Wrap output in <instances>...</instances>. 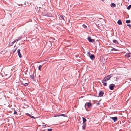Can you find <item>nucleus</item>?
Listing matches in <instances>:
<instances>
[{"instance_id":"f257e3e1","label":"nucleus","mask_w":131,"mask_h":131,"mask_svg":"<svg viewBox=\"0 0 131 131\" xmlns=\"http://www.w3.org/2000/svg\"><path fill=\"white\" fill-rule=\"evenodd\" d=\"M42 14L44 16L50 17L51 16V14L46 10H44L42 12Z\"/></svg>"},{"instance_id":"f03ea898","label":"nucleus","mask_w":131,"mask_h":131,"mask_svg":"<svg viewBox=\"0 0 131 131\" xmlns=\"http://www.w3.org/2000/svg\"><path fill=\"white\" fill-rule=\"evenodd\" d=\"M111 76L110 75H109L106 77H105L104 79L102 81V82H103V81H106L108 80L111 78Z\"/></svg>"},{"instance_id":"7ed1b4c3","label":"nucleus","mask_w":131,"mask_h":131,"mask_svg":"<svg viewBox=\"0 0 131 131\" xmlns=\"http://www.w3.org/2000/svg\"><path fill=\"white\" fill-rule=\"evenodd\" d=\"M115 86V85L114 84H110L109 85V88L111 90H113V89L114 87Z\"/></svg>"},{"instance_id":"20e7f679","label":"nucleus","mask_w":131,"mask_h":131,"mask_svg":"<svg viewBox=\"0 0 131 131\" xmlns=\"http://www.w3.org/2000/svg\"><path fill=\"white\" fill-rule=\"evenodd\" d=\"M88 40L90 42H93L94 41V39H92L90 37H88L87 38Z\"/></svg>"},{"instance_id":"39448f33","label":"nucleus","mask_w":131,"mask_h":131,"mask_svg":"<svg viewBox=\"0 0 131 131\" xmlns=\"http://www.w3.org/2000/svg\"><path fill=\"white\" fill-rule=\"evenodd\" d=\"M110 118L111 119H112V120H113V121L114 122H115L116 121H117V117H111Z\"/></svg>"},{"instance_id":"423d86ee","label":"nucleus","mask_w":131,"mask_h":131,"mask_svg":"<svg viewBox=\"0 0 131 131\" xmlns=\"http://www.w3.org/2000/svg\"><path fill=\"white\" fill-rule=\"evenodd\" d=\"M17 52L19 56V57L20 58H21L22 57V56L20 52V50L18 49L17 50Z\"/></svg>"},{"instance_id":"0eeeda50","label":"nucleus","mask_w":131,"mask_h":131,"mask_svg":"<svg viewBox=\"0 0 131 131\" xmlns=\"http://www.w3.org/2000/svg\"><path fill=\"white\" fill-rule=\"evenodd\" d=\"M89 57L92 60L93 59H94L95 58V57L94 55L91 54L90 56H89Z\"/></svg>"},{"instance_id":"6e6552de","label":"nucleus","mask_w":131,"mask_h":131,"mask_svg":"<svg viewBox=\"0 0 131 131\" xmlns=\"http://www.w3.org/2000/svg\"><path fill=\"white\" fill-rule=\"evenodd\" d=\"M104 94L103 92L101 91L99 93V95L101 97L103 96Z\"/></svg>"},{"instance_id":"1a4fd4ad","label":"nucleus","mask_w":131,"mask_h":131,"mask_svg":"<svg viewBox=\"0 0 131 131\" xmlns=\"http://www.w3.org/2000/svg\"><path fill=\"white\" fill-rule=\"evenodd\" d=\"M30 78L31 79H32L33 80H35V76L34 75V74H33L32 75H31L30 76Z\"/></svg>"},{"instance_id":"9d476101","label":"nucleus","mask_w":131,"mask_h":131,"mask_svg":"<svg viewBox=\"0 0 131 131\" xmlns=\"http://www.w3.org/2000/svg\"><path fill=\"white\" fill-rule=\"evenodd\" d=\"M112 7H115L116 5L115 4L112 3H111L110 5Z\"/></svg>"},{"instance_id":"9b49d317","label":"nucleus","mask_w":131,"mask_h":131,"mask_svg":"<svg viewBox=\"0 0 131 131\" xmlns=\"http://www.w3.org/2000/svg\"><path fill=\"white\" fill-rule=\"evenodd\" d=\"M21 38H22V37H20L18 39H17L16 40H15L14 41H15V42H16V41L17 42L19 40H21Z\"/></svg>"},{"instance_id":"f8f14e48","label":"nucleus","mask_w":131,"mask_h":131,"mask_svg":"<svg viewBox=\"0 0 131 131\" xmlns=\"http://www.w3.org/2000/svg\"><path fill=\"white\" fill-rule=\"evenodd\" d=\"M87 106L88 107H90L91 105V104L90 102L87 103Z\"/></svg>"},{"instance_id":"ddd939ff","label":"nucleus","mask_w":131,"mask_h":131,"mask_svg":"<svg viewBox=\"0 0 131 131\" xmlns=\"http://www.w3.org/2000/svg\"><path fill=\"white\" fill-rule=\"evenodd\" d=\"M82 119L83 120V123L84 124L85 122L86 121V119L84 117H83Z\"/></svg>"},{"instance_id":"4468645a","label":"nucleus","mask_w":131,"mask_h":131,"mask_svg":"<svg viewBox=\"0 0 131 131\" xmlns=\"http://www.w3.org/2000/svg\"><path fill=\"white\" fill-rule=\"evenodd\" d=\"M15 41H14L13 42H10L9 44V45L11 46L15 42Z\"/></svg>"},{"instance_id":"2eb2a0df","label":"nucleus","mask_w":131,"mask_h":131,"mask_svg":"<svg viewBox=\"0 0 131 131\" xmlns=\"http://www.w3.org/2000/svg\"><path fill=\"white\" fill-rule=\"evenodd\" d=\"M60 17L61 19V20H63L65 21V19H64V18L62 16V15L60 16Z\"/></svg>"},{"instance_id":"dca6fc26","label":"nucleus","mask_w":131,"mask_h":131,"mask_svg":"<svg viewBox=\"0 0 131 131\" xmlns=\"http://www.w3.org/2000/svg\"><path fill=\"white\" fill-rule=\"evenodd\" d=\"M117 23L119 25H121L122 24V22L120 20H119L117 22Z\"/></svg>"},{"instance_id":"f3484780","label":"nucleus","mask_w":131,"mask_h":131,"mask_svg":"<svg viewBox=\"0 0 131 131\" xmlns=\"http://www.w3.org/2000/svg\"><path fill=\"white\" fill-rule=\"evenodd\" d=\"M82 128L84 129H85L86 127V125L85 124H84L82 126Z\"/></svg>"},{"instance_id":"a211bd4d","label":"nucleus","mask_w":131,"mask_h":131,"mask_svg":"<svg viewBox=\"0 0 131 131\" xmlns=\"http://www.w3.org/2000/svg\"><path fill=\"white\" fill-rule=\"evenodd\" d=\"M113 42L115 44H117L118 43V42L117 41V40H114L113 41Z\"/></svg>"},{"instance_id":"6ab92c4d","label":"nucleus","mask_w":131,"mask_h":131,"mask_svg":"<svg viewBox=\"0 0 131 131\" xmlns=\"http://www.w3.org/2000/svg\"><path fill=\"white\" fill-rule=\"evenodd\" d=\"M130 53L129 54L128 53V54H126V56L128 57H130Z\"/></svg>"},{"instance_id":"aec40b11","label":"nucleus","mask_w":131,"mask_h":131,"mask_svg":"<svg viewBox=\"0 0 131 131\" xmlns=\"http://www.w3.org/2000/svg\"><path fill=\"white\" fill-rule=\"evenodd\" d=\"M103 83V85L104 86H106L107 85V83H106L105 82L103 81V82H102Z\"/></svg>"},{"instance_id":"412c9836","label":"nucleus","mask_w":131,"mask_h":131,"mask_svg":"<svg viewBox=\"0 0 131 131\" xmlns=\"http://www.w3.org/2000/svg\"><path fill=\"white\" fill-rule=\"evenodd\" d=\"M131 8V5H129L127 8V9H129Z\"/></svg>"},{"instance_id":"4be33fe9","label":"nucleus","mask_w":131,"mask_h":131,"mask_svg":"<svg viewBox=\"0 0 131 131\" xmlns=\"http://www.w3.org/2000/svg\"><path fill=\"white\" fill-rule=\"evenodd\" d=\"M58 116H63L64 117H66L67 116L65 115L64 114H62L61 115H58Z\"/></svg>"},{"instance_id":"5701e85b","label":"nucleus","mask_w":131,"mask_h":131,"mask_svg":"<svg viewBox=\"0 0 131 131\" xmlns=\"http://www.w3.org/2000/svg\"><path fill=\"white\" fill-rule=\"evenodd\" d=\"M91 54V53L89 52H88L87 54V55L89 57Z\"/></svg>"},{"instance_id":"b1692460","label":"nucleus","mask_w":131,"mask_h":131,"mask_svg":"<svg viewBox=\"0 0 131 131\" xmlns=\"http://www.w3.org/2000/svg\"><path fill=\"white\" fill-rule=\"evenodd\" d=\"M130 20H126V22L127 23H129L130 22Z\"/></svg>"},{"instance_id":"393cba45","label":"nucleus","mask_w":131,"mask_h":131,"mask_svg":"<svg viewBox=\"0 0 131 131\" xmlns=\"http://www.w3.org/2000/svg\"><path fill=\"white\" fill-rule=\"evenodd\" d=\"M42 65H40V66H39V67H38V69L40 71L41 70V67H42Z\"/></svg>"},{"instance_id":"a878e982","label":"nucleus","mask_w":131,"mask_h":131,"mask_svg":"<svg viewBox=\"0 0 131 131\" xmlns=\"http://www.w3.org/2000/svg\"><path fill=\"white\" fill-rule=\"evenodd\" d=\"M26 115L27 116H29L30 117H31V115L30 114H28V113H27L26 114Z\"/></svg>"},{"instance_id":"bb28decb","label":"nucleus","mask_w":131,"mask_h":131,"mask_svg":"<svg viewBox=\"0 0 131 131\" xmlns=\"http://www.w3.org/2000/svg\"><path fill=\"white\" fill-rule=\"evenodd\" d=\"M111 50H114L115 51H117V49H115L114 48H113V49H112Z\"/></svg>"},{"instance_id":"cd10ccee","label":"nucleus","mask_w":131,"mask_h":131,"mask_svg":"<svg viewBox=\"0 0 131 131\" xmlns=\"http://www.w3.org/2000/svg\"><path fill=\"white\" fill-rule=\"evenodd\" d=\"M83 26L84 28H86L87 27V26L86 25L84 24H83L82 25Z\"/></svg>"},{"instance_id":"c85d7f7f","label":"nucleus","mask_w":131,"mask_h":131,"mask_svg":"<svg viewBox=\"0 0 131 131\" xmlns=\"http://www.w3.org/2000/svg\"><path fill=\"white\" fill-rule=\"evenodd\" d=\"M24 85L25 86H27L28 85V83H25L24 84Z\"/></svg>"},{"instance_id":"c756f323","label":"nucleus","mask_w":131,"mask_h":131,"mask_svg":"<svg viewBox=\"0 0 131 131\" xmlns=\"http://www.w3.org/2000/svg\"><path fill=\"white\" fill-rule=\"evenodd\" d=\"M52 129L50 128V129H48V131H52Z\"/></svg>"},{"instance_id":"7c9ffc66","label":"nucleus","mask_w":131,"mask_h":131,"mask_svg":"<svg viewBox=\"0 0 131 131\" xmlns=\"http://www.w3.org/2000/svg\"><path fill=\"white\" fill-rule=\"evenodd\" d=\"M17 112L15 110H14V114H17Z\"/></svg>"},{"instance_id":"2f4dec72","label":"nucleus","mask_w":131,"mask_h":131,"mask_svg":"<svg viewBox=\"0 0 131 131\" xmlns=\"http://www.w3.org/2000/svg\"><path fill=\"white\" fill-rule=\"evenodd\" d=\"M127 26H129V27H131V25H130V24H127Z\"/></svg>"},{"instance_id":"473e14b6","label":"nucleus","mask_w":131,"mask_h":131,"mask_svg":"<svg viewBox=\"0 0 131 131\" xmlns=\"http://www.w3.org/2000/svg\"><path fill=\"white\" fill-rule=\"evenodd\" d=\"M31 117L32 118H35L33 116H31Z\"/></svg>"},{"instance_id":"72a5a7b5","label":"nucleus","mask_w":131,"mask_h":131,"mask_svg":"<svg viewBox=\"0 0 131 131\" xmlns=\"http://www.w3.org/2000/svg\"><path fill=\"white\" fill-rule=\"evenodd\" d=\"M16 50V49H15V50H14V51L13 52H15V51Z\"/></svg>"},{"instance_id":"f704fd0d","label":"nucleus","mask_w":131,"mask_h":131,"mask_svg":"<svg viewBox=\"0 0 131 131\" xmlns=\"http://www.w3.org/2000/svg\"><path fill=\"white\" fill-rule=\"evenodd\" d=\"M86 106V104H85V107Z\"/></svg>"},{"instance_id":"c9c22d12","label":"nucleus","mask_w":131,"mask_h":131,"mask_svg":"<svg viewBox=\"0 0 131 131\" xmlns=\"http://www.w3.org/2000/svg\"><path fill=\"white\" fill-rule=\"evenodd\" d=\"M46 125H47V124H46V125H44V126H45L46 127Z\"/></svg>"},{"instance_id":"e433bc0d","label":"nucleus","mask_w":131,"mask_h":131,"mask_svg":"<svg viewBox=\"0 0 131 131\" xmlns=\"http://www.w3.org/2000/svg\"><path fill=\"white\" fill-rule=\"evenodd\" d=\"M102 1H104V0H101Z\"/></svg>"},{"instance_id":"4c0bfd02","label":"nucleus","mask_w":131,"mask_h":131,"mask_svg":"<svg viewBox=\"0 0 131 131\" xmlns=\"http://www.w3.org/2000/svg\"><path fill=\"white\" fill-rule=\"evenodd\" d=\"M21 4H20V5H21ZM19 5L20 6V5Z\"/></svg>"},{"instance_id":"58836bf2","label":"nucleus","mask_w":131,"mask_h":131,"mask_svg":"<svg viewBox=\"0 0 131 131\" xmlns=\"http://www.w3.org/2000/svg\"><path fill=\"white\" fill-rule=\"evenodd\" d=\"M99 104V103H97V105H98V104Z\"/></svg>"}]
</instances>
